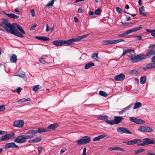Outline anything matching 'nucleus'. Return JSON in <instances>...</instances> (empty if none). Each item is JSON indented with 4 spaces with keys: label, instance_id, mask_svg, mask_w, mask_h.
I'll return each mask as SVG.
<instances>
[{
    "label": "nucleus",
    "instance_id": "7ed1b4c3",
    "mask_svg": "<svg viewBox=\"0 0 155 155\" xmlns=\"http://www.w3.org/2000/svg\"><path fill=\"white\" fill-rule=\"evenodd\" d=\"M88 35V34H86L82 36H78L75 38L71 39L66 41L63 40V45H69L72 42L79 41L81 40L87 38Z\"/></svg>",
    "mask_w": 155,
    "mask_h": 155
},
{
    "label": "nucleus",
    "instance_id": "338daca9",
    "mask_svg": "<svg viewBox=\"0 0 155 155\" xmlns=\"http://www.w3.org/2000/svg\"><path fill=\"white\" fill-rule=\"evenodd\" d=\"M112 44H117L118 43L117 40H112Z\"/></svg>",
    "mask_w": 155,
    "mask_h": 155
},
{
    "label": "nucleus",
    "instance_id": "9d476101",
    "mask_svg": "<svg viewBox=\"0 0 155 155\" xmlns=\"http://www.w3.org/2000/svg\"><path fill=\"white\" fill-rule=\"evenodd\" d=\"M117 131L118 133L122 134H132V133L127 128L123 127H119L117 129Z\"/></svg>",
    "mask_w": 155,
    "mask_h": 155
},
{
    "label": "nucleus",
    "instance_id": "6e6552de",
    "mask_svg": "<svg viewBox=\"0 0 155 155\" xmlns=\"http://www.w3.org/2000/svg\"><path fill=\"white\" fill-rule=\"evenodd\" d=\"M138 130L142 132L148 133H150L153 131V129L149 127L142 126H140L139 127Z\"/></svg>",
    "mask_w": 155,
    "mask_h": 155
},
{
    "label": "nucleus",
    "instance_id": "c9c22d12",
    "mask_svg": "<svg viewBox=\"0 0 155 155\" xmlns=\"http://www.w3.org/2000/svg\"><path fill=\"white\" fill-rule=\"evenodd\" d=\"M102 44L104 45H106L108 44H112V40H106L103 41Z\"/></svg>",
    "mask_w": 155,
    "mask_h": 155
},
{
    "label": "nucleus",
    "instance_id": "7c9ffc66",
    "mask_svg": "<svg viewBox=\"0 0 155 155\" xmlns=\"http://www.w3.org/2000/svg\"><path fill=\"white\" fill-rule=\"evenodd\" d=\"M129 34H130V33L129 31L128 30L121 34H118L117 35V37L118 38L124 37Z\"/></svg>",
    "mask_w": 155,
    "mask_h": 155
},
{
    "label": "nucleus",
    "instance_id": "f3484780",
    "mask_svg": "<svg viewBox=\"0 0 155 155\" xmlns=\"http://www.w3.org/2000/svg\"><path fill=\"white\" fill-rule=\"evenodd\" d=\"M106 136H107V135L106 134H103L98 136L97 137L94 138L92 140L94 141H100L101 139H103Z\"/></svg>",
    "mask_w": 155,
    "mask_h": 155
},
{
    "label": "nucleus",
    "instance_id": "39448f33",
    "mask_svg": "<svg viewBox=\"0 0 155 155\" xmlns=\"http://www.w3.org/2000/svg\"><path fill=\"white\" fill-rule=\"evenodd\" d=\"M91 139L90 137L87 136H85L79 140L76 141L78 144L79 145H84L90 142Z\"/></svg>",
    "mask_w": 155,
    "mask_h": 155
},
{
    "label": "nucleus",
    "instance_id": "5701e85b",
    "mask_svg": "<svg viewBox=\"0 0 155 155\" xmlns=\"http://www.w3.org/2000/svg\"><path fill=\"white\" fill-rule=\"evenodd\" d=\"M55 0H51L48 2L47 4L45 6V8H50L52 7L53 5V4Z\"/></svg>",
    "mask_w": 155,
    "mask_h": 155
},
{
    "label": "nucleus",
    "instance_id": "c756f323",
    "mask_svg": "<svg viewBox=\"0 0 155 155\" xmlns=\"http://www.w3.org/2000/svg\"><path fill=\"white\" fill-rule=\"evenodd\" d=\"M131 61L132 62L134 63L139 62L138 55L132 57L131 58Z\"/></svg>",
    "mask_w": 155,
    "mask_h": 155
},
{
    "label": "nucleus",
    "instance_id": "680f3d73",
    "mask_svg": "<svg viewBox=\"0 0 155 155\" xmlns=\"http://www.w3.org/2000/svg\"><path fill=\"white\" fill-rule=\"evenodd\" d=\"M6 132L5 131L0 130V135H2L6 134Z\"/></svg>",
    "mask_w": 155,
    "mask_h": 155
},
{
    "label": "nucleus",
    "instance_id": "aec40b11",
    "mask_svg": "<svg viewBox=\"0 0 155 155\" xmlns=\"http://www.w3.org/2000/svg\"><path fill=\"white\" fill-rule=\"evenodd\" d=\"M35 38L40 41H48L49 40V38L45 36H36Z\"/></svg>",
    "mask_w": 155,
    "mask_h": 155
},
{
    "label": "nucleus",
    "instance_id": "1a4fd4ad",
    "mask_svg": "<svg viewBox=\"0 0 155 155\" xmlns=\"http://www.w3.org/2000/svg\"><path fill=\"white\" fill-rule=\"evenodd\" d=\"M24 124V121L22 120H17L15 121L13 124L12 125L15 127L18 128L22 127Z\"/></svg>",
    "mask_w": 155,
    "mask_h": 155
},
{
    "label": "nucleus",
    "instance_id": "6e6d98bb",
    "mask_svg": "<svg viewBox=\"0 0 155 155\" xmlns=\"http://www.w3.org/2000/svg\"><path fill=\"white\" fill-rule=\"evenodd\" d=\"M86 147H85L84 148L83 151V154L82 155H86Z\"/></svg>",
    "mask_w": 155,
    "mask_h": 155
},
{
    "label": "nucleus",
    "instance_id": "bf43d9fd",
    "mask_svg": "<svg viewBox=\"0 0 155 155\" xmlns=\"http://www.w3.org/2000/svg\"><path fill=\"white\" fill-rule=\"evenodd\" d=\"M108 150L109 151H111L113 150H115V147H109L108 148Z\"/></svg>",
    "mask_w": 155,
    "mask_h": 155
},
{
    "label": "nucleus",
    "instance_id": "49530a36",
    "mask_svg": "<svg viewBox=\"0 0 155 155\" xmlns=\"http://www.w3.org/2000/svg\"><path fill=\"white\" fill-rule=\"evenodd\" d=\"M137 118L135 117H131L130 118V120L131 122H133L135 123Z\"/></svg>",
    "mask_w": 155,
    "mask_h": 155
},
{
    "label": "nucleus",
    "instance_id": "09e8293b",
    "mask_svg": "<svg viewBox=\"0 0 155 155\" xmlns=\"http://www.w3.org/2000/svg\"><path fill=\"white\" fill-rule=\"evenodd\" d=\"M101 12V9L99 8H98L97 10H96L95 12V14L96 15H99Z\"/></svg>",
    "mask_w": 155,
    "mask_h": 155
},
{
    "label": "nucleus",
    "instance_id": "a18cd8bd",
    "mask_svg": "<svg viewBox=\"0 0 155 155\" xmlns=\"http://www.w3.org/2000/svg\"><path fill=\"white\" fill-rule=\"evenodd\" d=\"M5 109V107L4 105H0V112L3 111Z\"/></svg>",
    "mask_w": 155,
    "mask_h": 155
},
{
    "label": "nucleus",
    "instance_id": "a19ab883",
    "mask_svg": "<svg viewBox=\"0 0 155 155\" xmlns=\"http://www.w3.org/2000/svg\"><path fill=\"white\" fill-rule=\"evenodd\" d=\"M144 151V150L143 149H139L136 150H135L134 151V153L135 154H137L139 153H141V152H143Z\"/></svg>",
    "mask_w": 155,
    "mask_h": 155
},
{
    "label": "nucleus",
    "instance_id": "5fc2aeb1",
    "mask_svg": "<svg viewBox=\"0 0 155 155\" xmlns=\"http://www.w3.org/2000/svg\"><path fill=\"white\" fill-rule=\"evenodd\" d=\"M22 88H21V87H18L17 89V90H16V92H17V93L18 94H19V93L21 91V90H22Z\"/></svg>",
    "mask_w": 155,
    "mask_h": 155
},
{
    "label": "nucleus",
    "instance_id": "bb28decb",
    "mask_svg": "<svg viewBox=\"0 0 155 155\" xmlns=\"http://www.w3.org/2000/svg\"><path fill=\"white\" fill-rule=\"evenodd\" d=\"M134 51L133 50L129 49L127 50H125V49H123V52L122 53V55L120 57V58H121L125 54H127V53H130L132 52H134Z\"/></svg>",
    "mask_w": 155,
    "mask_h": 155
},
{
    "label": "nucleus",
    "instance_id": "8fccbe9b",
    "mask_svg": "<svg viewBox=\"0 0 155 155\" xmlns=\"http://www.w3.org/2000/svg\"><path fill=\"white\" fill-rule=\"evenodd\" d=\"M32 17L35 16V14L34 10L33 9H31L30 11Z\"/></svg>",
    "mask_w": 155,
    "mask_h": 155
},
{
    "label": "nucleus",
    "instance_id": "393cba45",
    "mask_svg": "<svg viewBox=\"0 0 155 155\" xmlns=\"http://www.w3.org/2000/svg\"><path fill=\"white\" fill-rule=\"evenodd\" d=\"M139 10L140 14L142 16H146L147 15L144 12V7L143 6H142L139 9Z\"/></svg>",
    "mask_w": 155,
    "mask_h": 155
},
{
    "label": "nucleus",
    "instance_id": "f257e3e1",
    "mask_svg": "<svg viewBox=\"0 0 155 155\" xmlns=\"http://www.w3.org/2000/svg\"><path fill=\"white\" fill-rule=\"evenodd\" d=\"M3 20V22H0V26L3 27L7 32L10 33L21 38L24 37V35L19 32L15 26V25L22 33L25 34V31L20 25L17 24L12 25L8 22V20L7 19H4Z\"/></svg>",
    "mask_w": 155,
    "mask_h": 155
},
{
    "label": "nucleus",
    "instance_id": "ea45409f",
    "mask_svg": "<svg viewBox=\"0 0 155 155\" xmlns=\"http://www.w3.org/2000/svg\"><path fill=\"white\" fill-rule=\"evenodd\" d=\"M99 94L104 97H107V94L105 92L102 91H100L99 92Z\"/></svg>",
    "mask_w": 155,
    "mask_h": 155
},
{
    "label": "nucleus",
    "instance_id": "ddd939ff",
    "mask_svg": "<svg viewBox=\"0 0 155 155\" xmlns=\"http://www.w3.org/2000/svg\"><path fill=\"white\" fill-rule=\"evenodd\" d=\"M125 75L122 73L116 75L114 77V79L116 81H122L125 78Z\"/></svg>",
    "mask_w": 155,
    "mask_h": 155
},
{
    "label": "nucleus",
    "instance_id": "f8f14e48",
    "mask_svg": "<svg viewBox=\"0 0 155 155\" xmlns=\"http://www.w3.org/2000/svg\"><path fill=\"white\" fill-rule=\"evenodd\" d=\"M19 146L17 145L14 143L12 142L6 143L5 146V148L6 149L15 148H19Z\"/></svg>",
    "mask_w": 155,
    "mask_h": 155
},
{
    "label": "nucleus",
    "instance_id": "0eeeda50",
    "mask_svg": "<svg viewBox=\"0 0 155 155\" xmlns=\"http://www.w3.org/2000/svg\"><path fill=\"white\" fill-rule=\"evenodd\" d=\"M143 141L142 143L139 144L138 146H144L146 145L149 144H155V142L151 139L149 138H145L143 139Z\"/></svg>",
    "mask_w": 155,
    "mask_h": 155
},
{
    "label": "nucleus",
    "instance_id": "e433bc0d",
    "mask_svg": "<svg viewBox=\"0 0 155 155\" xmlns=\"http://www.w3.org/2000/svg\"><path fill=\"white\" fill-rule=\"evenodd\" d=\"M34 143H37L41 141V136H39L36 137L34 139H33Z\"/></svg>",
    "mask_w": 155,
    "mask_h": 155
},
{
    "label": "nucleus",
    "instance_id": "052dcab7",
    "mask_svg": "<svg viewBox=\"0 0 155 155\" xmlns=\"http://www.w3.org/2000/svg\"><path fill=\"white\" fill-rule=\"evenodd\" d=\"M15 76H18L19 77H20L21 78H23L25 77V74H17L16 75H15Z\"/></svg>",
    "mask_w": 155,
    "mask_h": 155
},
{
    "label": "nucleus",
    "instance_id": "2eb2a0df",
    "mask_svg": "<svg viewBox=\"0 0 155 155\" xmlns=\"http://www.w3.org/2000/svg\"><path fill=\"white\" fill-rule=\"evenodd\" d=\"M58 126V124L57 123L52 124H50L48 128H46L48 132L50 131L51 130H55Z\"/></svg>",
    "mask_w": 155,
    "mask_h": 155
},
{
    "label": "nucleus",
    "instance_id": "412c9836",
    "mask_svg": "<svg viewBox=\"0 0 155 155\" xmlns=\"http://www.w3.org/2000/svg\"><path fill=\"white\" fill-rule=\"evenodd\" d=\"M108 116L106 115L104 116H102L101 115H99L97 117V120H102L106 122V120L107 119Z\"/></svg>",
    "mask_w": 155,
    "mask_h": 155
},
{
    "label": "nucleus",
    "instance_id": "c85d7f7f",
    "mask_svg": "<svg viewBox=\"0 0 155 155\" xmlns=\"http://www.w3.org/2000/svg\"><path fill=\"white\" fill-rule=\"evenodd\" d=\"M137 55L139 61L143 60L146 59L147 56L146 54H140Z\"/></svg>",
    "mask_w": 155,
    "mask_h": 155
},
{
    "label": "nucleus",
    "instance_id": "f03ea898",
    "mask_svg": "<svg viewBox=\"0 0 155 155\" xmlns=\"http://www.w3.org/2000/svg\"><path fill=\"white\" fill-rule=\"evenodd\" d=\"M34 137L33 135H22L18 136L14 140V142L16 143H22L25 142L27 139H31Z\"/></svg>",
    "mask_w": 155,
    "mask_h": 155
},
{
    "label": "nucleus",
    "instance_id": "4468645a",
    "mask_svg": "<svg viewBox=\"0 0 155 155\" xmlns=\"http://www.w3.org/2000/svg\"><path fill=\"white\" fill-rule=\"evenodd\" d=\"M52 43L54 45L57 46H60L63 45V40H55L53 41Z\"/></svg>",
    "mask_w": 155,
    "mask_h": 155
},
{
    "label": "nucleus",
    "instance_id": "473e14b6",
    "mask_svg": "<svg viewBox=\"0 0 155 155\" xmlns=\"http://www.w3.org/2000/svg\"><path fill=\"white\" fill-rule=\"evenodd\" d=\"M142 106V104L140 102H137L136 103L133 107L134 109H136L137 108L140 107Z\"/></svg>",
    "mask_w": 155,
    "mask_h": 155
},
{
    "label": "nucleus",
    "instance_id": "4be33fe9",
    "mask_svg": "<svg viewBox=\"0 0 155 155\" xmlns=\"http://www.w3.org/2000/svg\"><path fill=\"white\" fill-rule=\"evenodd\" d=\"M132 104H131L127 107H125V108H123L120 111L119 113L120 114H122L123 113L126 112L127 110L130 109L132 106Z\"/></svg>",
    "mask_w": 155,
    "mask_h": 155
},
{
    "label": "nucleus",
    "instance_id": "774afa93",
    "mask_svg": "<svg viewBox=\"0 0 155 155\" xmlns=\"http://www.w3.org/2000/svg\"><path fill=\"white\" fill-rule=\"evenodd\" d=\"M152 68H155V62L151 63Z\"/></svg>",
    "mask_w": 155,
    "mask_h": 155
},
{
    "label": "nucleus",
    "instance_id": "9b49d317",
    "mask_svg": "<svg viewBox=\"0 0 155 155\" xmlns=\"http://www.w3.org/2000/svg\"><path fill=\"white\" fill-rule=\"evenodd\" d=\"M140 142L141 140L140 139H135L127 141H124L123 142V143H126L128 145H130L136 144Z\"/></svg>",
    "mask_w": 155,
    "mask_h": 155
},
{
    "label": "nucleus",
    "instance_id": "e2e57ef3",
    "mask_svg": "<svg viewBox=\"0 0 155 155\" xmlns=\"http://www.w3.org/2000/svg\"><path fill=\"white\" fill-rule=\"evenodd\" d=\"M37 25L36 24L34 25L33 26H31L30 28L31 30H34L35 29V27Z\"/></svg>",
    "mask_w": 155,
    "mask_h": 155
},
{
    "label": "nucleus",
    "instance_id": "2f4dec72",
    "mask_svg": "<svg viewBox=\"0 0 155 155\" xmlns=\"http://www.w3.org/2000/svg\"><path fill=\"white\" fill-rule=\"evenodd\" d=\"M151 63L147 64L146 67H143V69L145 71H147L148 69H152Z\"/></svg>",
    "mask_w": 155,
    "mask_h": 155
},
{
    "label": "nucleus",
    "instance_id": "864d4df0",
    "mask_svg": "<svg viewBox=\"0 0 155 155\" xmlns=\"http://www.w3.org/2000/svg\"><path fill=\"white\" fill-rule=\"evenodd\" d=\"M39 60L40 61V62L43 64H45L46 63L45 61L43 58H40Z\"/></svg>",
    "mask_w": 155,
    "mask_h": 155
},
{
    "label": "nucleus",
    "instance_id": "72a5a7b5",
    "mask_svg": "<svg viewBox=\"0 0 155 155\" xmlns=\"http://www.w3.org/2000/svg\"><path fill=\"white\" fill-rule=\"evenodd\" d=\"M146 81V77L145 76L142 77L140 78V83L143 84L145 83Z\"/></svg>",
    "mask_w": 155,
    "mask_h": 155
},
{
    "label": "nucleus",
    "instance_id": "a211bd4d",
    "mask_svg": "<svg viewBox=\"0 0 155 155\" xmlns=\"http://www.w3.org/2000/svg\"><path fill=\"white\" fill-rule=\"evenodd\" d=\"M3 13L5 15H6L8 17L10 18L14 19H18L19 18V16H18L16 15L15 14L13 13L8 14L7 13L5 12H3Z\"/></svg>",
    "mask_w": 155,
    "mask_h": 155
},
{
    "label": "nucleus",
    "instance_id": "69168bd1",
    "mask_svg": "<svg viewBox=\"0 0 155 155\" xmlns=\"http://www.w3.org/2000/svg\"><path fill=\"white\" fill-rule=\"evenodd\" d=\"M151 61L152 62H155V55L152 58Z\"/></svg>",
    "mask_w": 155,
    "mask_h": 155
},
{
    "label": "nucleus",
    "instance_id": "b1692460",
    "mask_svg": "<svg viewBox=\"0 0 155 155\" xmlns=\"http://www.w3.org/2000/svg\"><path fill=\"white\" fill-rule=\"evenodd\" d=\"M142 28L141 25H140L139 27L134 28L128 30L130 34L131 32H135L140 30Z\"/></svg>",
    "mask_w": 155,
    "mask_h": 155
},
{
    "label": "nucleus",
    "instance_id": "20e7f679",
    "mask_svg": "<svg viewBox=\"0 0 155 155\" xmlns=\"http://www.w3.org/2000/svg\"><path fill=\"white\" fill-rule=\"evenodd\" d=\"M48 132L46 128H38V130H30L28 131L27 134H30L31 135H33L34 137L35 135L38 133H41L42 132Z\"/></svg>",
    "mask_w": 155,
    "mask_h": 155
},
{
    "label": "nucleus",
    "instance_id": "c03bdc74",
    "mask_svg": "<svg viewBox=\"0 0 155 155\" xmlns=\"http://www.w3.org/2000/svg\"><path fill=\"white\" fill-rule=\"evenodd\" d=\"M115 150L118 151L119 150L120 151H122L123 152L125 151V150L124 149L118 147H115Z\"/></svg>",
    "mask_w": 155,
    "mask_h": 155
},
{
    "label": "nucleus",
    "instance_id": "f704fd0d",
    "mask_svg": "<svg viewBox=\"0 0 155 155\" xmlns=\"http://www.w3.org/2000/svg\"><path fill=\"white\" fill-rule=\"evenodd\" d=\"M41 87V86L39 85H37L34 86L33 88V91L36 92Z\"/></svg>",
    "mask_w": 155,
    "mask_h": 155
},
{
    "label": "nucleus",
    "instance_id": "603ef678",
    "mask_svg": "<svg viewBox=\"0 0 155 155\" xmlns=\"http://www.w3.org/2000/svg\"><path fill=\"white\" fill-rule=\"evenodd\" d=\"M151 35L153 37H155V29L151 31Z\"/></svg>",
    "mask_w": 155,
    "mask_h": 155
},
{
    "label": "nucleus",
    "instance_id": "0e129e2a",
    "mask_svg": "<svg viewBox=\"0 0 155 155\" xmlns=\"http://www.w3.org/2000/svg\"><path fill=\"white\" fill-rule=\"evenodd\" d=\"M46 31L47 32H48L49 30V28L48 25V24L46 25Z\"/></svg>",
    "mask_w": 155,
    "mask_h": 155
},
{
    "label": "nucleus",
    "instance_id": "3c124183",
    "mask_svg": "<svg viewBox=\"0 0 155 155\" xmlns=\"http://www.w3.org/2000/svg\"><path fill=\"white\" fill-rule=\"evenodd\" d=\"M38 149L39 152V155H40L42 152V149L41 147H38Z\"/></svg>",
    "mask_w": 155,
    "mask_h": 155
},
{
    "label": "nucleus",
    "instance_id": "a878e982",
    "mask_svg": "<svg viewBox=\"0 0 155 155\" xmlns=\"http://www.w3.org/2000/svg\"><path fill=\"white\" fill-rule=\"evenodd\" d=\"M10 61L12 63H16L17 60V57L15 54H13L10 58Z\"/></svg>",
    "mask_w": 155,
    "mask_h": 155
},
{
    "label": "nucleus",
    "instance_id": "58836bf2",
    "mask_svg": "<svg viewBox=\"0 0 155 155\" xmlns=\"http://www.w3.org/2000/svg\"><path fill=\"white\" fill-rule=\"evenodd\" d=\"M145 123V121L143 120L137 118L135 123L138 124H143Z\"/></svg>",
    "mask_w": 155,
    "mask_h": 155
},
{
    "label": "nucleus",
    "instance_id": "423d86ee",
    "mask_svg": "<svg viewBox=\"0 0 155 155\" xmlns=\"http://www.w3.org/2000/svg\"><path fill=\"white\" fill-rule=\"evenodd\" d=\"M15 136L14 133H10L2 136L0 138V141H3L9 140L13 138Z\"/></svg>",
    "mask_w": 155,
    "mask_h": 155
},
{
    "label": "nucleus",
    "instance_id": "4c0bfd02",
    "mask_svg": "<svg viewBox=\"0 0 155 155\" xmlns=\"http://www.w3.org/2000/svg\"><path fill=\"white\" fill-rule=\"evenodd\" d=\"M30 99L29 98H28L27 99H26L25 98H23L22 99H20L17 101V102L18 103H20V102H21V103H23V102H25L26 101H30Z\"/></svg>",
    "mask_w": 155,
    "mask_h": 155
},
{
    "label": "nucleus",
    "instance_id": "de8ad7c7",
    "mask_svg": "<svg viewBox=\"0 0 155 155\" xmlns=\"http://www.w3.org/2000/svg\"><path fill=\"white\" fill-rule=\"evenodd\" d=\"M116 11L118 13H121L122 12V10L119 7H117L116 8Z\"/></svg>",
    "mask_w": 155,
    "mask_h": 155
},
{
    "label": "nucleus",
    "instance_id": "cd10ccee",
    "mask_svg": "<svg viewBox=\"0 0 155 155\" xmlns=\"http://www.w3.org/2000/svg\"><path fill=\"white\" fill-rule=\"evenodd\" d=\"M94 66V64L92 62H90L86 64L84 66V68L86 69H87L91 67Z\"/></svg>",
    "mask_w": 155,
    "mask_h": 155
},
{
    "label": "nucleus",
    "instance_id": "4d7b16f0",
    "mask_svg": "<svg viewBox=\"0 0 155 155\" xmlns=\"http://www.w3.org/2000/svg\"><path fill=\"white\" fill-rule=\"evenodd\" d=\"M137 40H141L142 39V37L141 36H135Z\"/></svg>",
    "mask_w": 155,
    "mask_h": 155
},
{
    "label": "nucleus",
    "instance_id": "37998d69",
    "mask_svg": "<svg viewBox=\"0 0 155 155\" xmlns=\"http://www.w3.org/2000/svg\"><path fill=\"white\" fill-rule=\"evenodd\" d=\"M98 53H94L92 54V57L93 59H97L98 58Z\"/></svg>",
    "mask_w": 155,
    "mask_h": 155
},
{
    "label": "nucleus",
    "instance_id": "79ce46f5",
    "mask_svg": "<svg viewBox=\"0 0 155 155\" xmlns=\"http://www.w3.org/2000/svg\"><path fill=\"white\" fill-rule=\"evenodd\" d=\"M106 122L108 124L110 125H113L114 124H115L114 123V120H108V119H107V120L106 121Z\"/></svg>",
    "mask_w": 155,
    "mask_h": 155
},
{
    "label": "nucleus",
    "instance_id": "6ab92c4d",
    "mask_svg": "<svg viewBox=\"0 0 155 155\" xmlns=\"http://www.w3.org/2000/svg\"><path fill=\"white\" fill-rule=\"evenodd\" d=\"M155 54V48H153L148 51L146 54L147 57H150Z\"/></svg>",
    "mask_w": 155,
    "mask_h": 155
},
{
    "label": "nucleus",
    "instance_id": "13d9d810",
    "mask_svg": "<svg viewBox=\"0 0 155 155\" xmlns=\"http://www.w3.org/2000/svg\"><path fill=\"white\" fill-rule=\"evenodd\" d=\"M137 72V71L136 70H133L130 71V73L131 74H136Z\"/></svg>",
    "mask_w": 155,
    "mask_h": 155
},
{
    "label": "nucleus",
    "instance_id": "dca6fc26",
    "mask_svg": "<svg viewBox=\"0 0 155 155\" xmlns=\"http://www.w3.org/2000/svg\"><path fill=\"white\" fill-rule=\"evenodd\" d=\"M124 119V118L121 116H115L114 117V120L115 124H118L121 122Z\"/></svg>",
    "mask_w": 155,
    "mask_h": 155
}]
</instances>
